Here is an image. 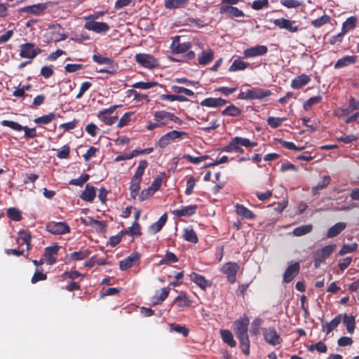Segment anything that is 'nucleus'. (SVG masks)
Wrapping results in <instances>:
<instances>
[{
	"label": "nucleus",
	"mask_w": 359,
	"mask_h": 359,
	"mask_svg": "<svg viewBox=\"0 0 359 359\" xmlns=\"http://www.w3.org/2000/svg\"><path fill=\"white\" fill-rule=\"evenodd\" d=\"M154 121L149 122L146 128L147 130H153L156 128H161L163 126H170V123L172 122L177 124H182V121L175 115V114L165 111V110H159L156 111L153 114Z\"/></svg>",
	"instance_id": "1"
},
{
	"label": "nucleus",
	"mask_w": 359,
	"mask_h": 359,
	"mask_svg": "<svg viewBox=\"0 0 359 359\" xmlns=\"http://www.w3.org/2000/svg\"><path fill=\"white\" fill-rule=\"evenodd\" d=\"M257 143L252 142L250 140L242 137H235L229 142L228 144L221 149L222 151L225 152H236V153H243L244 147H256Z\"/></svg>",
	"instance_id": "2"
},
{
	"label": "nucleus",
	"mask_w": 359,
	"mask_h": 359,
	"mask_svg": "<svg viewBox=\"0 0 359 359\" xmlns=\"http://www.w3.org/2000/svg\"><path fill=\"white\" fill-rule=\"evenodd\" d=\"M119 106L120 105H113L109 108L104 109L100 111L97 116L98 119L104 123L106 126H109L114 124L118 119V116L114 114Z\"/></svg>",
	"instance_id": "3"
},
{
	"label": "nucleus",
	"mask_w": 359,
	"mask_h": 359,
	"mask_svg": "<svg viewBox=\"0 0 359 359\" xmlns=\"http://www.w3.org/2000/svg\"><path fill=\"white\" fill-rule=\"evenodd\" d=\"M336 248L335 244L326 245L318 250L313 255L314 266L316 268H319L321 263L325 262L330 255L334 252Z\"/></svg>",
	"instance_id": "4"
},
{
	"label": "nucleus",
	"mask_w": 359,
	"mask_h": 359,
	"mask_svg": "<svg viewBox=\"0 0 359 359\" xmlns=\"http://www.w3.org/2000/svg\"><path fill=\"white\" fill-rule=\"evenodd\" d=\"M20 56L22 58L34 59L36 55L40 54L42 50L34 43H26L20 46Z\"/></svg>",
	"instance_id": "5"
},
{
	"label": "nucleus",
	"mask_w": 359,
	"mask_h": 359,
	"mask_svg": "<svg viewBox=\"0 0 359 359\" xmlns=\"http://www.w3.org/2000/svg\"><path fill=\"white\" fill-rule=\"evenodd\" d=\"M186 132L172 130L163 135L158 141V146L161 148H164L168 145L172 141L176 139H180L183 137L187 136Z\"/></svg>",
	"instance_id": "6"
},
{
	"label": "nucleus",
	"mask_w": 359,
	"mask_h": 359,
	"mask_svg": "<svg viewBox=\"0 0 359 359\" xmlns=\"http://www.w3.org/2000/svg\"><path fill=\"white\" fill-rule=\"evenodd\" d=\"M249 322L250 320L247 317H242L234 322V331L238 339L248 337V327Z\"/></svg>",
	"instance_id": "7"
},
{
	"label": "nucleus",
	"mask_w": 359,
	"mask_h": 359,
	"mask_svg": "<svg viewBox=\"0 0 359 359\" xmlns=\"http://www.w3.org/2000/svg\"><path fill=\"white\" fill-rule=\"evenodd\" d=\"M273 24L278 28L286 29L292 33H295L299 29V25L295 20H291L284 18L275 19Z\"/></svg>",
	"instance_id": "8"
},
{
	"label": "nucleus",
	"mask_w": 359,
	"mask_h": 359,
	"mask_svg": "<svg viewBox=\"0 0 359 359\" xmlns=\"http://www.w3.org/2000/svg\"><path fill=\"white\" fill-rule=\"evenodd\" d=\"M135 57V61L145 68L152 69L158 65L157 60L149 54L138 53Z\"/></svg>",
	"instance_id": "9"
},
{
	"label": "nucleus",
	"mask_w": 359,
	"mask_h": 359,
	"mask_svg": "<svg viewBox=\"0 0 359 359\" xmlns=\"http://www.w3.org/2000/svg\"><path fill=\"white\" fill-rule=\"evenodd\" d=\"M84 28L97 34H104L109 30V26L107 23L94 20L86 21Z\"/></svg>",
	"instance_id": "10"
},
{
	"label": "nucleus",
	"mask_w": 359,
	"mask_h": 359,
	"mask_svg": "<svg viewBox=\"0 0 359 359\" xmlns=\"http://www.w3.org/2000/svg\"><path fill=\"white\" fill-rule=\"evenodd\" d=\"M264 340L272 346H276L281 343V338L273 327H266L262 330Z\"/></svg>",
	"instance_id": "11"
},
{
	"label": "nucleus",
	"mask_w": 359,
	"mask_h": 359,
	"mask_svg": "<svg viewBox=\"0 0 359 359\" xmlns=\"http://www.w3.org/2000/svg\"><path fill=\"white\" fill-rule=\"evenodd\" d=\"M46 229L55 235L65 234L70 231L69 225L65 222H52L47 225Z\"/></svg>",
	"instance_id": "12"
},
{
	"label": "nucleus",
	"mask_w": 359,
	"mask_h": 359,
	"mask_svg": "<svg viewBox=\"0 0 359 359\" xmlns=\"http://www.w3.org/2000/svg\"><path fill=\"white\" fill-rule=\"evenodd\" d=\"M239 269V266L235 262H228L223 265L222 272L226 276V278L231 283L236 281V273Z\"/></svg>",
	"instance_id": "13"
},
{
	"label": "nucleus",
	"mask_w": 359,
	"mask_h": 359,
	"mask_svg": "<svg viewBox=\"0 0 359 359\" xmlns=\"http://www.w3.org/2000/svg\"><path fill=\"white\" fill-rule=\"evenodd\" d=\"M47 8L48 5L46 3H40L20 8L19 12L27 15H39L42 14Z\"/></svg>",
	"instance_id": "14"
},
{
	"label": "nucleus",
	"mask_w": 359,
	"mask_h": 359,
	"mask_svg": "<svg viewBox=\"0 0 359 359\" xmlns=\"http://www.w3.org/2000/svg\"><path fill=\"white\" fill-rule=\"evenodd\" d=\"M140 255L138 252H133L124 259L119 262V268L121 271H126L140 263Z\"/></svg>",
	"instance_id": "15"
},
{
	"label": "nucleus",
	"mask_w": 359,
	"mask_h": 359,
	"mask_svg": "<svg viewBox=\"0 0 359 359\" xmlns=\"http://www.w3.org/2000/svg\"><path fill=\"white\" fill-rule=\"evenodd\" d=\"M268 52V48L264 45H257L245 49L243 51L245 58H251L265 55Z\"/></svg>",
	"instance_id": "16"
},
{
	"label": "nucleus",
	"mask_w": 359,
	"mask_h": 359,
	"mask_svg": "<svg viewBox=\"0 0 359 359\" xmlns=\"http://www.w3.org/2000/svg\"><path fill=\"white\" fill-rule=\"evenodd\" d=\"M59 246L57 244L55 243L51 246H48L46 248L44 251V257L46 259V263L48 265H52L55 263L58 255Z\"/></svg>",
	"instance_id": "17"
},
{
	"label": "nucleus",
	"mask_w": 359,
	"mask_h": 359,
	"mask_svg": "<svg viewBox=\"0 0 359 359\" xmlns=\"http://www.w3.org/2000/svg\"><path fill=\"white\" fill-rule=\"evenodd\" d=\"M191 45L188 42L180 43V37H174L172 44L171 49L173 53H184L189 50Z\"/></svg>",
	"instance_id": "18"
},
{
	"label": "nucleus",
	"mask_w": 359,
	"mask_h": 359,
	"mask_svg": "<svg viewBox=\"0 0 359 359\" xmlns=\"http://www.w3.org/2000/svg\"><path fill=\"white\" fill-rule=\"evenodd\" d=\"M197 210L196 205H190L187 206H181L180 208L174 210L172 213L175 217H188L195 214Z\"/></svg>",
	"instance_id": "19"
},
{
	"label": "nucleus",
	"mask_w": 359,
	"mask_h": 359,
	"mask_svg": "<svg viewBox=\"0 0 359 359\" xmlns=\"http://www.w3.org/2000/svg\"><path fill=\"white\" fill-rule=\"evenodd\" d=\"M299 264L297 262L289 265L283 276L284 282L290 283L292 281L299 273Z\"/></svg>",
	"instance_id": "20"
},
{
	"label": "nucleus",
	"mask_w": 359,
	"mask_h": 359,
	"mask_svg": "<svg viewBox=\"0 0 359 359\" xmlns=\"http://www.w3.org/2000/svg\"><path fill=\"white\" fill-rule=\"evenodd\" d=\"M221 14H227L229 17L239 18L243 17L244 13L237 7L232 6H222L219 8Z\"/></svg>",
	"instance_id": "21"
},
{
	"label": "nucleus",
	"mask_w": 359,
	"mask_h": 359,
	"mask_svg": "<svg viewBox=\"0 0 359 359\" xmlns=\"http://www.w3.org/2000/svg\"><path fill=\"white\" fill-rule=\"evenodd\" d=\"M190 280L194 282L199 287L205 290L208 287L211 285V282L206 280L204 276L199 275L196 273H191L190 275Z\"/></svg>",
	"instance_id": "22"
},
{
	"label": "nucleus",
	"mask_w": 359,
	"mask_h": 359,
	"mask_svg": "<svg viewBox=\"0 0 359 359\" xmlns=\"http://www.w3.org/2000/svg\"><path fill=\"white\" fill-rule=\"evenodd\" d=\"M49 29L52 30L51 38L54 41L58 42L67 39V35L59 25H51L49 27Z\"/></svg>",
	"instance_id": "23"
},
{
	"label": "nucleus",
	"mask_w": 359,
	"mask_h": 359,
	"mask_svg": "<svg viewBox=\"0 0 359 359\" xmlns=\"http://www.w3.org/2000/svg\"><path fill=\"white\" fill-rule=\"evenodd\" d=\"M226 101L221 97H208L201 102V105L207 107H218L224 105Z\"/></svg>",
	"instance_id": "24"
},
{
	"label": "nucleus",
	"mask_w": 359,
	"mask_h": 359,
	"mask_svg": "<svg viewBox=\"0 0 359 359\" xmlns=\"http://www.w3.org/2000/svg\"><path fill=\"white\" fill-rule=\"evenodd\" d=\"M357 60L355 55H346L339 58L334 64L335 69H341L354 64Z\"/></svg>",
	"instance_id": "25"
},
{
	"label": "nucleus",
	"mask_w": 359,
	"mask_h": 359,
	"mask_svg": "<svg viewBox=\"0 0 359 359\" xmlns=\"http://www.w3.org/2000/svg\"><path fill=\"white\" fill-rule=\"evenodd\" d=\"M310 81L311 79L308 75L301 74L292 81L291 87L293 89H299L308 84Z\"/></svg>",
	"instance_id": "26"
},
{
	"label": "nucleus",
	"mask_w": 359,
	"mask_h": 359,
	"mask_svg": "<svg viewBox=\"0 0 359 359\" xmlns=\"http://www.w3.org/2000/svg\"><path fill=\"white\" fill-rule=\"evenodd\" d=\"M96 196L95 187L90 184H87L84 191L81 193L80 197L82 200L87 202H93Z\"/></svg>",
	"instance_id": "27"
},
{
	"label": "nucleus",
	"mask_w": 359,
	"mask_h": 359,
	"mask_svg": "<svg viewBox=\"0 0 359 359\" xmlns=\"http://www.w3.org/2000/svg\"><path fill=\"white\" fill-rule=\"evenodd\" d=\"M214 57V53L210 48L203 50L198 56V63L205 65L210 63Z\"/></svg>",
	"instance_id": "28"
},
{
	"label": "nucleus",
	"mask_w": 359,
	"mask_h": 359,
	"mask_svg": "<svg viewBox=\"0 0 359 359\" xmlns=\"http://www.w3.org/2000/svg\"><path fill=\"white\" fill-rule=\"evenodd\" d=\"M92 58L93 60L97 64L107 65V66H109V69H116V65L110 57L95 54L93 55Z\"/></svg>",
	"instance_id": "29"
},
{
	"label": "nucleus",
	"mask_w": 359,
	"mask_h": 359,
	"mask_svg": "<svg viewBox=\"0 0 359 359\" xmlns=\"http://www.w3.org/2000/svg\"><path fill=\"white\" fill-rule=\"evenodd\" d=\"M358 19L355 16H351L343 22L341 27L342 34H347L348 32L355 29L357 25Z\"/></svg>",
	"instance_id": "30"
},
{
	"label": "nucleus",
	"mask_w": 359,
	"mask_h": 359,
	"mask_svg": "<svg viewBox=\"0 0 359 359\" xmlns=\"http://www.w3.org/2000/svg\"><path fill=\"white\" fill-rule=\"evenodd\" d=\"M346 227V224L345 222H338L333 225L332 227L329 229L327 233V238H333L337 236L339 233H340Z\"/></svg>",
	"instance_id": "31"
},
{
	"label": "nucleus",
	"mask_w": 359,
	"mask_h": 359,
	"mask_svg": "<svg viewBox=\"0 0 359 359\" xmlns=\"http://www.w3.org/2000/svg\"><path fill=\"white\" fill-rule=\"evenodd\" d=\"M342 321L346 327L347 332L350 334H353L355 326V317L353 316H348L347 314H342Z\"/></svg>",
	"instance_id": "32"
},
{
	"label": "nucleus",
	"mask_w": 359,
	"mask_h": 359,
	"mask_svg": "<svg viewBox=\"0 0 359 359\" xmlns=\"http://www.w3.org/2000/svg\"><path fill=\"white\" fill-rule=\"evenodd\" d=\"M189 0H165L164 6L165 8L171 10L185 6Z\"/></svg>",
	"instance_id": "33"
},
{
	"label": "nucleus",
	"mask_w": 359,
	"mask_h": 359,
	"mask_svg": "<svg viewBox=\"0 0 359 359\" xmlns=\"http://www.w3.org/2000/svg\"><path fill=\"white\" fill-rule=\"evenodd\" d=\"M31 238V235L29 232L20 231L19 232V236L17 238V243L18 245L25 244L27 245V250L29 251L30 250Z\"/></svg>",
	"instance_id": "34"
},
{
	"label": "nucleus",
	"mask_w": 359,
	"mask_h": 359,
	"mask_svg": "<svg viewBox=\"0 0 359 359\" xmlns=\"http://www.w3.org/2000/svg\"><path fill=\"white\" fill-rule=\"evenodd\" d=\"M142 181L131 179L130 182V196L133 199H136L140 190Z\"/></svg>",
	"instance_id": "35"
},
{
	"label": "nucleus",
	"mask_w": 359,
	"mask_h": 359,
	"mask_svg": "<svg viewBox=\"0 0 359 359\" xmlns=\"http://www.w3.org/2000/svg\"><path fill=\"white\" fill-rule=\"evenodd\" d=\"M235 207L236 213L238 215L245 219H252L255 217L252 212L245 207L243 205L236 204Z\"/></svg>",
	"instance_id": "36"
},
{
	"label": "nucleus",
	"mask_w": 359,
	"mask_h": 359,
	"mask_svg": "<svg viewBox=\"0 0 359 359\" xmlns=\"http://www.w3.org/2000/svg\"><path fill=\"white\" fill-rule=\"evenodd\" d=\"M220 334L224 342L226 343L231 347H235L236 345V341L233 339L232 333L228 330H221Z\"/></svg>",
	"instance_id": "37"
},
{
	"label": "nucleus",
	"mask_w": 359,
	"mask_h": 359,
	"mask_svg": "<svg viewBox=\"0 0 359 359\" xmlns=\"http://www.w3.org/2000/svg\"><path fill=\"white\" fill-rule=\"evenodd\" d=\"M166 221L167 215L165 213L159 218V219L157 222L150 225L149 231L153 233L158 232L165 225Z\"/></svg>",
	"instance_id": "38"
},
{
	"label": "nucleus",
	"mask_w": 359,
	"mask_h": 359,
	"mask_svg": "<svg viewBox=\"0 0 359 359\" xmlns=\"http://www.w3.org/2000/svg\"><path fill=\"white\" fill-rule=\"evenodd\" d=\"M342 314H339L330 323H327L325 325H323V327L325 328L326 330L325 331L327 334L331 332L341 323V322L342 321Z\"/></svg>",
	"instance_id": "39"
},
{
	"label": "nucleus",
	"mask_w": 359,
	"mask_h": 359,
	"mask_svg": "<svg viewBox=\"0 0 359 359\" xmlns=\"http://www.w3.org/2000/svg\"><path fill=\"white\" fill-rule=\"evenodd\" d=\"M252 100H261L271 95V93L269 90L259 88H252Z\"/></svg>",
	"instance_id": "40"
},
{
	"label": "nucleus",
	"mask_w": 359,
	"mask_h": 359,
	"mask_svg": "<svg viewBox=\"0 0 359 359\" xmlns=\"http://www.w3.org/2000/svg\"><path fill=\"white\" fill-rule=\"evenodd\" d=\"M148 165L146 160H141L132 179L142 181V175Z\"/></svg>",
	"instance_id": "41"
},
{
	"label": "nucleus",
	"mask_w": 359,
	"mask_h": 359,
	"mask_svg": "<svg viewBox=\"0 0 359 359\" xmlns=\"http://www.w3.org/2000/svg\"><path fill=\"white\" fill-rule=\"evenodd\" d=\"M250 66L248 62H244L240 59L235 60L229 67L230 72H237L244 70Z\"/></svg>",
	"instance_id": "42"
},
{
	"label": "nucleus",
	"mask_w": 359,
	"mask_h": 359,
	"mask_svg": "<svg viewBox=\"0 0 359 359\" xmlns=\"http://www.w3.org/2000/svg\"><path fill=\"white\" fill-rule=\"evenodd\" d=\"M330 16L327 14H325L317 19L311 20V24L315 28H320L323 25L330 23Z\"/></svg>",
	"instance_id": "43"
},
{
	"label": "nucleus",
	"mask_w": 359,
	"mask_h": 359,
	"mask_svg": "<svg viewBox=\"0 0 359 359\" xmlns=\"http://www.w3.org/2000/svg\"><path fill=\"white\" fill-rule=\"evenodd\" d=\"M313 226L311 224L302 225L295 228L292 231V234L294 236H302L311 232Z\"/></svg>",
	"instance_id": "44"
},
{
	"label": "nucleus",
	"mask_w": 359,
	"mask_h": 359,
	"mask_svg": "<svg viewBox=\"0 0 359 359\" xmlns=\"http://www.w3.org/2000/svg\"><path fill=\"white\" fill-rule=\"evenodd\" d=\"M183 158L186 159L187 161H188L191 163H193V164H195V165H198V164H200L202 161H203L205 160H207V159H209L210 158L209 155H203V156H191L190 154H184L183 156Z\"/></svg>",
	"instance_id": "45"
},
{
	"label": "nucleus",
	"mask_w": 359,
	"mask_h": 359,
	"mask_svg": "<svg viewBox=\"0 0 359 359\" xmlns=\"http://www.w3.org/2000/svg\"><path fill=\"white\" fill-rule=\"evenodd\" d=\"M183 238L193 243H196L198 241L196 233L191 228H187L184 230Z\"/></svg>",
	"instance_id": "46"
},
{
	"label": "nucleus",
	"mask_w": 359,
	"mask_h": 359,
	"mask_svg": "<svg viewBox=\"0 0 359 359\" xmlns=\"http://www.w3.org/2000/svg\"><path fill=\"white\" fill-rule=\"evenodd\" d=\"M330 182V178L329 176H324L322 180L318 183V184L313 187L312 193L313 195H316L320 190L325 188Z\"/></svg>",
	"instance_id": "47"
},
{
	"label": "nucleus",
	"mask_w": 359,
	"mask_h": 359,
	"mask_svg": "<svg viewBox=\"0 0 359 359\" xmlns=\"http://www.w3.org/2000/svg\"><path fill=\"white\" fill-rule=\"evenodd\" d=\"M56 117L55 113H49L48 114L43 115L34 119V123L36 124H48L53 121Z\"/></svg>",
	"instance_id": "48"
},
{
	"label": "nucleus",
	"mask_w": 359,
	"mask_h": 359,
	"mask_svg": "<svg viewBox=\"0 0 359 359\" xmlns=\"http://www.w3.org/2000/svg\"><path fill=\"white\" fill-rule=\"evenodd\" d=\"M90 255L88 249H82L77 252H74L70 255V258L72 260H83Z\"/></svg>",
	"instance_id": "49"
},
{
	"label": "nucleus",
	"mask_w": 359,
	"mask_h": 359,
	"mask_svg": "<svg viewBox=\"0 0 359 359\" xmlns=\"http://www.w3.org/2000/svg\"><path fill=\"white\" fill-rule=\"evenodd\" d=\"M241 113V109L235 105H230L222 111V115H228L231 116H239Z\"/></svg>",
	"instance_id": "50"
},
{
	"label": "nucleus",
	"mask_w": 359,
	"mask_h": 359,
	"mask_svg": "<svg viewBox=\"0 0 359 359\" xmlns=\"http://www.w3.org/2000/svg\"><path fill=\"white\" fill-rule=\"evenodd\" d=\"M358 248V244L356 243H353L351 244H346L342 246L341 250L339 252V255L343 256L348 253H351L355 251Z\"/></svg>",
	"instance_id": "51"
},
{
	"label": "nucleus",
	"mask_w": 359,
	"mask_h": 359,
	"mask_svg": "<svg viewBox=\"0 0 359 359\" xmlns=\"http://www.w3.org/2000/svg\"><path fill=\"white\" fill-rule=\"evenodd\" d=\"M81 222L87 226L102 227V223L100 221L95 220L91 217H86L81 218Z\"/></svg>",
	"instance_id": "52"
},
{
	"label": "nucleus",
	"mask_w": 359,
	"mask_h": 359,
	"mask_svg": "<svg viewBox=\"0 0 359 359\" xmlns=\"http://www.w3.org/2000/svg\"><path fill=\"white\" fill-rule=\"evenodd\" d=\"M134 112L133 111H129V112H126L120 118L119 121L117 123V127L118 128H123L126 126H127L130 120H131V116L133 115Z\"/></svg>",
	"instance_id": "53"
},
{
	"label": "nucleus",
	"mask_w": 359,
	"mask_h": 359,
	"mask_svg": "<svg viewBox=\"0 0 359 359\" xmlns=\"http://www.w3.org/2000/svg\"><path fill=\"white\" fill-rule=\"evenodd\" d=\"M175 302L180 307H185L190 305V300L187 297V296L185 294H180L178 295L175 299Z\"/></svg>",
	"instance_id": "54"
},
{
	"label": "nucleus",
	"mask_w": 359,
	"mask_h": 359,
	"mask_svg": "<svg viewBox=\"0 0 359 359\" xmlns=\"http://www.w3.org/2000/svg\"><path fill=\"white\" fill-rule=\"evenodd\" d=\"M161 99L163 100H168L170 102H173V101L185 102L187 100V97H185L183 95H168V94H163V95H161Z\"/></svg>",
	"instance_id": "55"
},
{
	"label": "nucleus",
	"mask_w": 359,
	"mask_h": 359,
	"mask_svg": "<svg viewBox=\"0 0 359 359\" xmlns=\"http://www.w3.org/2000/svg\"><path fill=\"white\" fill-rule=\"evenodd\" d=\"M280 3L287 8H296L302 5V2L299 0H280Z\"/></svg>",
	"instance_id": "56"
},
{
	"label": "nucleus",
	"mask_w": 359,
	"mask_h": 359,
	"mask_svg": "<svg viewBox=\"0 0 359 359\" xmlns=\"http://www.w3.org/2000/svg\"><path fill=\"white\" fill-rule=\"evenodd\" d=\"M285 121V118L270 116L267 118V123L273 128L280 126L283 122Z\"/></svg>",
	"instance_id": "57"
},
{
	"label": "nucleus",
	"mask_w": 359,
	"mask_h": 359,
	"mask_svg": "<svg viewBox=\"0 0 359 359\" xmlns=\"http://www.w3.org/2000/svg\"><path fill=\"white\" fill-rule=\"evenodd\" d=\"M1 125L3 126L8 127L15 131H20V130H22V129L23 128V126H22L18 123L13 121H8V120L2 121L1 122Z\"/></svg>",
	"instance_id": "58"
},
{
	"label": "nucleus",
	"mask_w": 359,
	"mask_h": 359,
	"mask_svg": "<svg viewBox=\"0 0 359 359\" xmlns=\"http://www.w3.org/2000/svg\"><path fill=\"white\" fill-rule=\"evenodd\" d=\"M8 216L14 221H20L22 218L20 211L15 208H10L7 210Z\"/></svg>",
	"instance_id": "59"
},
{
	"label": "nucleus",
	"mask_w": 359,
	"mask_h": 359,
	"mask_svg": "<svg viewBox=\"0 0 359 359\" xmlns=\"http://www.w3.org/2000/svg\"><path fill=\"white\" fill-rule=\"evenodd\" d=\"M158 83L155 81L151 82H144V81H140L137 82L133 84V87L135 88H140V89H149L151 88H153L156 86H157Z\"/></svg>",
	"instance_id": "60"
},
{
	"label": "nucleus",
	"mask_w": 359,
	"mask_h": 359,
	"mask_svg": "<svg viewBox=\"0 0 359 359\" xmlns=\"http://www.w3.org/2000/svg\"><path fill=\"white\" fill-rule=\"evenodd\" d=\"M125 234H129L130 236H137L141 234L140 226L139 224L135 222L128 229L125 230Z\"/></svg>",
	"instance_id": "61"
},
{
	"label": "nucleus",
	"mask_w": 359,
	"mask_h": 359,
	"mask_svg": "<svg viewBox=\"0 0 359 359\" xmlns=\"http://www.w3.org/2000/svg\"><path fill=\"white\" fill-rule=\"evenodd\" d=\"M177 260L178 259L174 253L168 252L165 257L160 261V264H169L171 263H175Z\"/></svg>",
	"instance_id": "62"
},
{
	"label": "nucleus",
	"mask_w": 359,
	"mask_h": 359,
	"mask_svg": "<svg viewBox=\"0 0 359 359\" xmlns=\"http://www.w3.org/2000/svg\"><path fill=\"white\" fill-rule=\"evenodd\" d=\"M89 179V175L84 174L81 175L79 178L72 179L69 181V184L72 185L81 187Z\"/></svg>",
	"instance_id": "63"
},
{
	"label": "nucleus",
	"mask_w": 359,
	"mask_h": 359,
	"mask_svg": "<svg viewBox=\"0 0 359 359\" xmlns=\"http://www.w3.org/2000/svg\"><path fill=\"white\" fill-rule=\"evenodd\" d=\"M252 8L254 10L259 11L264 8H266L269 6V1L268 0H255L252 4Z\"/></svg>",
	"instance_id": "64"
}]
</instances>
